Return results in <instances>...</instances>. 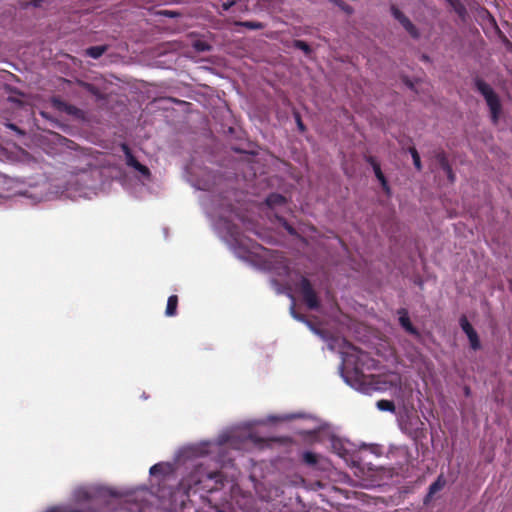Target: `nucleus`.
Masks as SVG:
<instances>
[{"label":"nucleus","instance_id":"nucleus-1","mask_svg":"<svg viewBox=\"0 0 512 512\" xmlns=\"http://www.w3.org/2000/svg\"><path fill=\"white\" fill-rule=\"evenodd\" d=\"M219 484H222V474L219 471L209 472L202 467H197L181 480L180 487L189 496L190 493L199 491L211 493L219 489Z\"/></svg>","mask_w":512,"mask_h":512},{"label":"nucleus","instance_id":"nucleus-2","mask_svg":"<svg viewBox=\"0 0 512 512\" xmlns=\"http://www.w3.org/2000/svg\"><path fill=\"white\" fill-rule=\"evenodd\" d=\"M474 86L486 101L490 110L491 121L497 124L502 112V104L499 96L488 83L479 77L474 79Z\"/></svg>","mask_w":512,"mask_h":512},{"label":"nucleus","instance_id":"nucleus-3","mask_svg":"<svg viewBox=\"0 0 512 512\" xmlns=\"http://www.w3.org/2000/svg\"><path fill=\"white\" fill-rule=\"evenodd\" d=\"M343 365L348 369L352 368L356 377L362 375V366L367 358V353L363 352L354 345L349 344L348 350L342 353Z\"/></svg>","mask_w":512,"mask_h":512},{"label":"nucleus","instance_id":"nucleus-4","mask_svg":"<svg viewBox=\"0 0 512 512\" xmlns=\"http://www.w3.org/2000/svg\"><path fill=\"white\" fill-rule=\"evenodd\" d=\"M298 290L302 296V299L306 306L310 310H317L320 307V301L317 296L316 291L314 290L310 280L306 277H301Z\"/></svg>","mask_w":512,"mask_h":512},{"label":"nucleus","instance_id":"nucleus-5","mask_svg":"<svg viewBox=\"0 0 512 512\" xmlns=\"http://www.w3.org/2000/svg\"><path fill=\"white\" fill-rule=\"evenodd\" d=\"M460 327L463 330V332L467 335L470 347L473 350H479L481 348V343L479 340V336L473 326L468 321L467 317L465 315L461 316L460 320Z\"/></svg>","mask_w":512,"mask_h":512},{"label":"nucleus","instance_id":"nucleus-6","mask_svg":"<svg viewBox=\"0 0 512 512\" xmlns=\"http://www.w3.org/2000/svg\"><path fill=\"white\" fill-rule=\"evenodd\" d=\"M52 105L54 108L61 112H65L69 115L77 116L80 113V109L76 106L69 104L60 98L53 97L52 98Z\"/></svg>","mask_w":512,"mask_h":512},{"label":"nucleus","instance_id":"nucleus-7","mask_svg":"<svg viewBox=\"0 0 512 512\" xmlns=\"http://www.w3.org/2000/svg\"><path fill=\"white\" fill-rule=\"evenodd\" d=\"M399 314V323L403 327V329L412 335H419L418 330L413 326L410 321L408 312L406 309L402 308L398 311Z\"/></svg>","mask_w":512,"mask_h":512},{"label":"nucleus","instance_id":"nucleus-8","mask_svg":"<svg viewBox=\"0 0 512 512\" xmlns=\"http://www.w3.org/2000/svg\"><path fill=\"white\" fill-rule=\"evenodd\" d=\"M446 2L450 5V7L454 10V12L458 15V17L465 21L468 12L465 5L460 0H446Z\"/></svg>","mask_w":512,"mask_h":512},{"label":"nucleus","instance_id":"nucleus-9","mask_svg":"<svg viewBox=\"0 0 512 512\" xmlns=\"http://www.w3.org/2000/svg\"><path fill=\"white\" fill-rule=\"evenodd\" d=\"M121 149L125 155V158H126V164L129 166V167H132L135 169V167L140 163L136 157L133 155L130 147L126 144V143H122L121 144Z\"/></svg>","mask_w":512,"mask_h":512},{"label":"nucleus","instance_id":"nucleus-10","mask_svg":"<svg viewBox=\"0 0 512 512\" xmlns=\"http://www.w3.org/2000/svg\"><path fill=\"white\" fill-rule=\"evenodd\" d=\"M177 307H178V297L177 295H171L169 296L167 300V306L165 310V315L167 317H172L177 314Z\"/></svg>","mask_w":512,"mask_h":512},{"label":"nucleus","instance_id":"nucleus-11","mask_svg":"<svg viewBox=\"0 0 512 512\" xmlns=\"http://www.w3.org/2000/svg\"><path fill=\"white\" fill-rule=\"evenodd\" d=\"M285 203H286V198L283 195L278 194V193H271L266 198V204L271 208L284 205Z\"/></svg>","mask_w":512,"mask_h":512},{"label":"nucleus","instance_id":"nucleus-12","mask_svg":"<svg viewBox=\"0 0 512 512\" xmlns=\"http://www.w3.org/2000/svg\"><path fill=\"white\" fill-rule=\"evenodd\" d=\"M107 49L108 47L106 45L91 46L86 49L85 53L93 59H98L107 51Z\"/></svg>","mask_w":512,"mask_h":512},{"label":"nucleus","instance_id":"nucleus-13","mask_svg":"<svg viewBox=\"0 0 512 512\" xmlns=\"http://www.w3.org/2000/svg\"><path fill=\"white\" fill-rule=\"evenodd\" d=\"M115 512H140V506L136 502L124 501L119 505Z\"/></svg>","mask_w":512,"mask_h":512},{"label":"nucleus","instance_id":"nucleus-14","mask_svg":"<svg viewBox=\"0 0 512 512\" xmlns=\"http://www.w3.org/2000/svg\"><path fill=\"white\" fill-rule=\"evenodd\" d=\"M404 29L413 37L414 39L419 38V31L416 26L410 21L407 17L403 22H400Z\"/></svg>","mask_w":512,"mask_h":512},{"label":"nucleus","instance_id":"nucleus-15","mask_svg":"<svg viewBox=\"0 0 512 512\" xmlns=\"http://www.w3.org/2000/svg\"><path fill=\"white\" fill-rule=\"evenodd\" d=\"M404 29L413 37L414 39L419 38V31L416 26L410 21L407 17L403 22H400Z\"/></svg>","mask_w":512,"mask_h":512},{"label":"nucleus","instance_id":"nucleus-16","mask_svg":"<svg viewBox=\"0 0 512 512\" xmlns=\"http://www.w3.org/2000/svg\"><path fill=\"white\" fill-rule=\"evenodd\" d=\"M235 25L245 27L249 30H261L265 27V24L258 21H239Z\"/></svg>","mask_w":512,"mask_h":512},{"label":"nucleus","instance_id":"nucleus-17","mask_svg":"<svg viewBox=\"0 0 512 512\" xmlns=\"http://www.w3.org/2000/svg\"><path fill=\"white\" fill-rule=\"evenodd\" d=\"M376 406L381 411H388V412H394L395 411V404L393 401L382 399L377 401Z\"/></svg>","mask_w":512,"mask_h":512},{"label":"nucleus","instance_id":"nucleus-18","mask_svg":"<svg viewBox=\"0 0 512 512\" xmlns=\"http://www.w3.org/2000/svg\"><path fill=\"white\" fill-rule=\"evenodd\" d=\"M408 152L412 156L413 164H414L415 168L417 169V171H421L422 163H421L420 155H419L417 149L414 146H412V147L408 148Z\"/></svg>","mask_w":512,"mask_h":512},{"label":"nucleus","instance_id":"nucleus-19","mask_svg":"<svg viewBox=\"0 0 512 512\" xmlns=\"http://www.w3.org/2000/svg\"><path fill=\"white\" fill-rule=\"evenodd\" d=\"M435 159L438 162L441 169L448 168L449 161L446 153L443 150H437L435 152Z\"/></svg>","mask_w":512,"mask_h":512},{"label":"nucleus","instance_id":"nucleus-20","mask_svg":"<svg viewBox=\"0 0 512 512\" xmlns=\"http://www.w3.org/2000/svg\"><path fill=\"white\" fill-rule=\"evenodd\" d=\"M302 459L307 465H310V466H314L318 463L317 454L310 452V451L304 452Z\"/></svg>","mask_w":512,"mask_h":512},{"label":"nucleus","instance_id":"nucleus-21","mask_svg":"<svg viewBox=\"0 0 512 512\" xmlns=\"http://www.w3.org/2000/svg\"><path fill=\"white\" fill-rule=\"evenodd\" d=\"M487 14H488V17H489V21H490L491 25L493 26V28L495 29V31L498 34V36L502 39L503 42H505L507 44H510V42L507 39V37L504 35V33L498 27V24H497L495 18L489 12H487Z\"/></svg>","mask_w":512,"mask_h":512},{"label":"nucleus","instance_id":"nucleus-22","mask_svg":"<svg viewBox=\"0 0 512 512\" xmlns=\"http://www.w3.org/2000/svg\"><path fill=\"white\" fill-rule=\"evenodd\" d=\"M445 485V481L443 480L442 476H439L436 481H434L429 486V495H433L439 490H441Z\"/></svg>","mask_w":512,"mask_h":512},{"label":"nucleus","instance_id":"nucleus-23","mask_svg":"<svg viewBox=\"0 0 512 512\" xmlns=\"http://www.w3.org/2000/svg\"><path fill=\"white\" fill-rule=\"evenodd\" d=\"M374 174H375L376 178L379 180L383 190H385L388 193L390 191V188H389L387 179L384 176L382 170L376 171V173H374Z\"/></svg>","mask_w":512,"mask_h":512},{"label":"nucleus","instance_id":"nucleus-24","mask_svg":"<svg viewBox=\"0 0 512 512\" xmlns=\"http://www.w3.org/2000/svg\"><path fill=\"white\" fill-rule=\"evenodd\" d=\"M294 47L302 50L305 54H309L311 52L309 44L302 40H295Z\"/></svg>","mask_w":512,"mask_h":512},{"label":"nucleus","instance_id":"nucleus-25","mask_svg":"<svg viewBox=\"0 0 512 512\" xmlns=\"http://www.w3.org/2000/svg\"><path fill=\"white\" fill-rule=\"evenodd\" d=\"M135 170L138 171L142 176H144L146 178H149L151 175L149 168L141 163H139L135 167Z\"/></svg>","mask_w":512,"mask_h":512},{"label":"nucleus","instance_id":"nucleus-26","mask_svg":"<svg viewBox=\"0 0 512 512\" xmlns=\"http://www.w3.org/2000/svg\"><path fill=\"white\" fill-rule=\"evenodd\" d=\"M391 11H392V14L394 16L395 19H397L399 22H403L404 19H406L407 17L404 15L403 12H401L397 7L395 6H392L391 7Z\"/></svg>","mask_w":512,"mask_h":512},{"label":"nucleus","instance_id":"nucleus-27","mask_svg":"<svg viewBox=\"0 0 512 512\" xmlns=\"http://www.w3.org/2000/svg\"><path fill=\"white\" fill-rule=\"evenodd\" d=\"M293 115H294V118H295V121H296L299 131L304 132L306 130V127L301 119L300 113L297 111H294Z\"/></svg>","mask_w":512,"mask_h":512},{"label":"nucleus","instance_id":"nucleus-28","mask_svg":"<svg viewBox=\"0 0 512 512\" xmlns=\"http://www.w3.org/2000/svg\"><path fill=\"white\" fill-rule=\"evenodd\" d=\"M442 170H443V171L445 172V174L447 175L448 180H449L451 183H453V182L455 181V174H454V172H453V170H452V167H451L450 163L448 164V168H443Z\"/></svg>","mask_w":512,"mask_h":512},{"label":"nucleus","instance_id":"nucleus-29","mask_svg":"<svg viewBox=\"0 0 512 512\" xmlns=\"http://www.w3.org/2000/svg\"><path fill=\"white\" fill-rule=\"evenodd\" d=\"M194 47L196 48V50L198 51H207L210 49V46L205 43V42H202V41H197L194 45Z\"/></svg>","mask_w":512,"mask_h":512},{"label":"nucleus","instance_id":"nucleus-30","mask_svg":"<svg viewBox=\"0 0 512 512\" xmlns=\"http://www.w3.org/2000/svg\"><path fill=\"white\" fill-rule=\"evenodd\" d=\"M151 475H157L163 472V466L161 464H155L150 468Z\"/></svg>","mask_w":512,"mask_h":512},{"label":"nucleus","instance_id":"nucleus-31","mask_svg":"<svg viewBox=\"0 0 512 512\" xmlns=\"http://www.w3.org/2000/svg\"><path fill=\"white\" fill-rule=\"evenodd\" d=\"M365 161L373 167L376 163H378L377 159L374 156H365Z\"/></svg>","mask_w":512,"mask_h":512},{"label":"nucleus","instance_id":"nucleus-32","mask_svg":"<svg viewBox=\"0 0 512 512\" xmlns=\"http://www.w3.org/2000/svg\"><path fill=\"white\" fill-rule=\"evenodd\" d=\"M234 4L235 1H227L222 4V8L224 11H228Z\"/></svg>","mask_w":512,"mask_h":512},{"label":"nucleus","instance_id":"nucleus-33","mask_svg":"<svg viewBox=\"0 0 512 512\" xmlns=\"http://www.w3.org/2000/svg\"><path fill=\"white\" fill-rule=\"evenodd\" d=\"M42 2H43V0H32V1L30 2V4H31L32 6H34V7H40V6H41V4H42Z\"/></svg>","mask_w":512,"mask_h":512},{"label":"nucleus","instance_id":"nucleus-34","mask_svg":"<svg viewBox=\"0 0 512 512\" xmlns=\"http://www.w3.org/2000/svg\"><path fill=\"white\" fill-rule=\"evenodd\" d=\"M291 313H292V315H293V317H294V318H296V319H298V320H302V319H303V317H302L301 315H297V314L295 313L294 305L291 307Z\"/></svg>","mask_w":512,"mask_h":512},{"label":"nucleus","instance_id":"nucleus-35","mask_svg":"<svg viewBox=\"0 0 512 512\" xmlns=\"http://www.w3.org/2000/svg\"><path fill=\"white\" fill-rule=\"evenodd\" d=\"M87 87H88V90H89L90 92H92V93H96V88H95L93 85H91V84H87Z\"/></svg>","mask_w":512,"mask_h":512},{"label":"nucleus","instance_id":"nucleus-36","mask_svg":"<svg viewBox=\"0 0 512 512\" xmlns=\"http://www.w3.org/2000/svg\"><path fill=\"white\" fill-rule=\"evenodd\" d=\"M372 168H373L374 173H376V171L381 170V167H380L379 162H378V163H376Z\"/></svg>","mask_w":512,"mask_h":512},{"label":"nucleus","instance_id":"nucleus-37","mask_svg":"<svg viewBox=\"0 0 512 512\" xmlns=\"http://www.w3.org/2000/svg\"><path fill=\"white\" fill-rule=\"evenodd\" d=\"M164 15L169 16V17H174L176 15V13L172 12V11H165Z\"/></svg>","mask_w":512,"mask_h":512},{"label":"nucleus","instance_id":"nucleus-38","mask_svg":"<svg viewBox=\"0 0 512 512\" xmlns=\"http://www.w3.org/2000/svg\"><path fill=\"white\" fill-rule=\"evenodd\" d=\"M343 9L348 12V13H351L352 12V9L349 7V6H345L343 7Z\"/></svg>","mask_w":512,"mask_h":512},{"label":"nucleus","instance_id":"nucleus-39","mask_svg":"<svg viewBox=\"0 0 512 512\" xmlns=\"http://www.w3.org/2000/svg\"><path fill=\"white\" fill-rule=\"evenodd\" d=\"M469 392H470V389H469L468 387H466V388H465V393H466V395H468V394H469Z\"/></svg>","mask_w":512,"mask_h":512},{"label":"nucleus","instance_id":"nucleus-40","mask_svg":"<svg viewBox=\"0 0 512 512\" xmlns=\"http://www.w3.org/2000/svg\"><path fill=\"white\" fill-rule=\"evenodd\" d=\"M217 512H226V511H224L222 509H217Z\"/></svg>","mask_w":512,"mask_h":512}]
</instances>
